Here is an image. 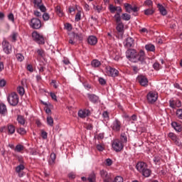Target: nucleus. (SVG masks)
I'll list each match as a JSON object with an SVG mask.
<instances>
[{
    "label": "nucleus",
    "mask_w": 182,
    "mask_h": 182,
    "mask_svg": "<svg viewBox=\"0 0 182 182\" xmlns=\"http://www.w3.org/2000/svg\"><path fill=\"white\" fill-rule=\"evenodd\" d=\"M124 6L125 8L126 12H127L128 14H132V12H139L140 9H139V7H137V6H134L133 7V6H132L130 4L127 3H125L124 4Z\"/></svg>",
    "instance_id": "12"
},
{
    "label": "nucleus",
    "mask_w": 182,
    "mask_h": 182,
    "mask_svg": "<svg viewBox=\"0 0 182 182\" xmlns=\"http://www.w3.org/2000/svg\"><path fill=\"white\" fill-rule=\"evenodd\" d=\"M17 92L20 96H23V95H25V88L22 86H19L17 87Z\"/></svg>",
    "instance_id": "39"
},
{
    "label": "nucleus",
    "mask_w": 182,
    "mask_h": 182,
    "mask_svg": "<svg viewBox=\"0 0 182 182\" xmlns=\"http://www.w3.org/2000/svg\"><path fill=\"white\" fill-rule=\"evenodd\" d=\"M105 69L107 75H108V76H112V77H117V76H119V70H117L116 68H113L110 66H107Z\"/></svg>",
    "instance_id": "9"
},
{
    "label": "nucleus",
    "mask_w": 182,
    "mask_h": 182,
    "mask_svg": "<svg viewBox=\"0 0 182 182\" xmlns=\"http://www.w3.org/2000/svg\"><path fill=\"white\" fill-rule=\"evenodd\" d=\"M6 85V80L4 79L0 80V87H5Z\"/></svg>",
    "instance_id": "57"
},
{
    "label": "nucleus",
    "mask_w": 182,
    "mask_h": 182,
    "mask_svg": "<svg viewBox=\"0 0 182 182\" xmlns=\"http://www.w3.org/2000/svg\"><path fill=\"white\" fill-rule=\"evenodd\" d=\"M41 136L42 137V139H43L44 140H46V139H48V132H45L44 130L41 129Z\"/></svg>",
    "instance_id": "45"
},
{
    "label": "nucleus",
    "mask_w": 182,
    "mask_h": 182,
    "mask_svg": "<svg viewBox=\"0 0 182 182\" xmlns=\"http://www.w3.org/2000/svg\"><path fill=\"white\" fill-rule=\"evenodd\" d=\"M158 97L159 95L156 92L151 91L147 94V100L149 103H155V102H157Z\"/></svg>",
    "instance_id": "10"
},
{
    "label": "nucleus",
    "mask_w": 182,
    "mask_h": 182,
    "mask_svg": "<svg viewBox=\"0 0 182 182\" xmlns=\"http://www.w3.org/2000/svg\"><path fill=\"white\" fill-rule=\"evenodd\" d=\"M36 53L39 58H43V56H45V50L43 49H37Z\"/></svg>",
    "instance_id": "43"
},
{
    "label": "nucleus",
    "mask_w": 182,
    "mask_h": 182,
    "mask_svg": "<svg viewBox=\"0 0 182 182\" xmlns=\"http://www.w3.org/2000/svg\"><path fill=\"white\" fill-rule=\"evenodd\" d=\"M171 126L173 129L176 130V132H178L180 133V132H181L182 130L181 124H180L179 123H177L176 122H173L171 123Z\"/></svg>",
    "instance_id": "23"
},
{
    "label": "nucleus",
    "mask_w": 182,
    "mask_h": 182,
    "mask_svg": "<svg viewBox=\"0 0 182 182\" xmlns=\"http://www.w3.org/2000/svg\"><path fill=\"white\" fill-rule=\"evenodd\" d=\"M16 120L19 124H21V126H23L25 124V122H26V120H25V117L22 115H18Z\"/></svg>",
    "instance_id": "29"
},
{
    "label": "nucleus",
    "mask_w": 182,
    "mask_h": 182,
    "mask_svg": "<svg viewBox=\"0 0 182 182\" xmlns=\"http://www.w3.org/2000/svg\"><path fill=\"white\" fill-rule=\"evenodd\" d=\"M30 26L33 29H39L42 26V23L38 18H33L31 20Z\"/></svg>",
    "instance_id": "11"
},
{
    "label": "nucleus",
    "mask_w": 182,
    "mask_h": 182,
    "mask_svg": "<svg viewBox=\"0 0 182 182\" xmlns=\"http://www.w3.org/2000/svg\"><path fill=\"white\" fill-rule=\"evenodd\" d=\"M56 160V154L55 153H52L50 156V159H49V164L50 166H53V164H55V161Z\"/></svg>",
    "instance_id": "31"
},
{
    "label": "nucleus",
    "mask_w": 182,
    "mask_h": 182,
    "mask_svg": "<svg viewBox=\"0 0 182 182\" xmlns=\"http://www.w3.org/2000/svg\"><path fill=\"white\" fill-rule=\"evenodd\" d=\"M153 68L155 69V70H160V64L159 63H155L153 65Z\"/></svg>",
    "instance_id": "60"
},
{
    "label": "nucleus",
    "mask_w": 182,
    "mask_h": 182,
    "mask_svg": "<svg viewBox=\"0 0 182 182\" xmlns=\"http://www.w3.org/2000/svg\"><path fill=\"white\" fill-rule=\"evenodd\" d=\"M55 11L56 12L57 15L60 16V18H62V16H63L64 15L63 11H62V8L60 7V6H55Z\"/></svg>",
    "instance_id": "26"
},
{
    "label": "nucleus",
    "mask_w": 182,
    "mask_h": 182,
    "mask_svg": "<svg viewBox=\"0 0 182 182\" xmlns=\"http://www.w3.org/2000/svg\"><path fill=\"white\" fill-rule=\"evenodd\" d=\"M32 38L35 42L38 43V45H45V38H43V36L39 34L38 31L32 33Z\"/></svg>",
    "instance_id": "3"
},
{
    "label": "nucleus",
    "mask_w": 182,
    "mask_h": 182,
    "mask_svg": "<svg viewBox=\"0 0 182 182\" xmlns=\"http://www.w3.org/2000/svg\"><path fill=\"white\" fill-rule=\"evenodd\" d=\"M126 57L134 63H137V62H141V65H149L150 63V58L146 57L143 50L137 53L136 50L129 49L126 52Z\"/></svg>",
    "instance_id": "1"
},
{
    "label": "nucleus",
    "mask_w": 182,
    "mask_h": 182,
    "mask_svg": "<svg viewBox=\"0 0 182 182\" xmlns=\"http://www.w3.org/2000/svg\"><path fill=\"white\" fill-rule=\"evenodd\" d=\"M87 42L89 45L95 46L96 43H97V38H96L95 36H90L87 38Z\"/></svg>",
    "instance_id": "22"
},
{
    "label": "nucleus",
    "mask_w": 182,
    "mask_h": 182,
    "mask_svg": "<svg viewBox=\"0 0 182 182\" xmlns=\"http://www.w3.org/2000/svg\"><path fill=\"white\" fill-rule=\"evenodd\" d=\"M91 65L92 68H99L102 63L98 60H93L91 63Z\"/></svg>",
    "instance_id": "37"
},
{
    "label": "nucleus",
    "mask_w": 182,
    "mask_h": 182,
    "mask_svg": "<svg viewBox=\"0 0 182 182\" xmlns=\"http://www.w3.org/2000/svg\"><path fill=\"white\" fill-rule=\"evenodd\" d=\"M176 117L182 120V109H178L176 112Z\"/></svg>",
    "instance_id": "42"
},
{
    "label": "nucleus",
    "mask_w": 182,
    "mask_h": 182,
    "mask_svg": "<svg viewBox=\"0 0 182 182\" xmlns=\"http://www.w3.org/2000/svg\"><path fill=\"white\" fill-rule=\"evenodd\" d=\"M157 8H158L160 14H161L164 16L167 15V10H166V8H164V6H163V5L159 4L157 5Z\"/></svg>",
    "instance_id": "25"
},
{
    "label": "nucleus",
    "mask_w": 182,
    "mask_h": 182,
    "mask_svg": "<svg viewBox=\"0 0 182 182\" xmlns=\"http://www.w3.org/2000/svg\"><path fill=\"white\" fill-rule=\"evenodd\" d=\"M7 100L11 106H17L19 103V97L16 92H11L9 95Z\"/></svg>",
    "instance_id": "2"
},
{
    "label": "nucleus",
    "mask_w": 182,
    "mask_h": 182,
    "mask_svg": "<svg viewBox=\"0 0 182 182\" xmlns=\"http://www.w3.org/2000/svg\"><path fill=\"white\" fill-rule=\"evenodd\" d=\"M114 18L117 23H123L122 22V16H114Z\"/></svg>",
    "instance_id": "48"
},
{
    "label": "nucleus",
    "mask_w": 182,
    "mask_h": 182,
    "mask_svg": "<svg viewBox=\"0 0 182 182\" xmlns=\"http://www.w3.org/2000/svg\"><path fill=\"white\" fill-rule=\"evenodd\" d=\"M112 182H123V178L122 176H116L114 180L112 179Z\"/></svg>",
    "instance_id": "53"
},
{
    "label": "nucleus",
    "mask_w": 182,
    "mask_h": 182,
    "mask_svg": "<svg viewBox=\"0 0 182 182\" xmlns=\"http://www.w3.org/2000/svg\"><path fill=\"white\" fill-rule=\"evenodd\" d=\"M9 134H14L15 133V126L10 124L7 127Z\"/></svg>",
    "instance_id": "36"
},
{
    "label": "nucleus",
    "mask_w": 182,
    "mask_h": 182,
    "mask_svg": "<svg viewBox=\"0 0 182 182\" xmlns=\"http://www.w3.org/2000/svg\"><path fill=\"white\" fill-rule=\"evenodd\" d=\"M121 18L123 21H130V19H132V16L130 14L124 13L122 14Z\"/></svg>",
    "instance_id": "35"
},
{
    "label": "nucleus",
    "mask_w": 182,
    "mask_h": 182,
    "mask_svg": "<svg viewBox=\"0 0 182 182\" xmlns=\"http://www.w3.org/2000/svg\"><path fill=\"white\" fill-rule=\"evenodd\" d=\"M100 176L103 178V182H113V178H112V175L107 173L105 170H101L100 172Z\"/></svg>",
    "instance_id": "7"
},
{
    "label": "nucleus",
    "mask_w": 182,
    "mask_h": 182,
    "mask_svg": "<svg viewBox=\"0 0 182 182\" xmlns=\"http://www.w3.org/2000/svg\"><path fill=\"white\" fill-rule=\"evenodd\" d=\"M102 117L104 118V119L105 121H109V113L107 112V111H105L103 113H102Z\"/></svg>",
    "instance_id": "47"
},
{
    "label": "nucleus",
    "mask_w": 182,
    "mask_h": 182,
    "mask_svg": "<svg viewBox=\"0 0 182 182\" xmlns=\"http://www.w3.org/2000/svg\"><path fill=\"white\" fill-rule=\"evenodd\" d=\"M116 30L120 36H123V34L124 33V24H123V23H117Z\"/></svg>",
    "instance_id": "18"
},
{
    "label": "nucleus",
    "mask_w": 182,
    "mask_h": 182,
    "mask_svg": "<svg viewBox=\"0 0 182 182\" xmlns=\"http://www.w3.org/2000/svg\"><path fill=\"white\" fill-rule=\"evenodd\" d=\"M23 170H25V165L20 164L16 167V173H18V176L23 177V174L21 173Z\"/></svg>",
    "instance_id": "21"
},
{
    "label": "nucleus",
    "mask_w": 182,
    "mask_h": 182,
    "mask_svg": "<svg viewBox=\"0 0 182 182\" xmlns=\"http://www.w3.org/2000/svg\"><path fill=\"white\" fill-rule=\"evenodd\" d=\"M124 46L128 49L134 46V39L132 37H128L124 43Z\"/></svg>",
    "instance_id": "19"
},
{
    "label": "nucleus",
    "mask_w": 182,
    "mask_h": 182,
    "mask_svg": "<svg viewBox=\"0 0 182 182\" xmlns=\"http://www.w3.org/2000/svg\"><path fill=\"white\" fill-rule=\"evenodd\" d=\"M141 173L142 174V176H144V177H150V176L151 175V170L149 169V168L146 167V168L141 171Z\"/></svg>",
    "instance_id": "28"
},
{
    "label": "nucleus",
    "mask_w": 182,
    "mask_h": 182,
    "mask_svg": "<svg viewBox=\"0 0 182 182\" xmlns=\"http://www.w3.org/2000/svg\"><path fill=\"white\" fill-rule=\"evenodd\" d=\"M147 168V164L144 162H138L136 165V168L139 173H141Z\"/></svg>",
    "instance_id": "17"
},
{
    "label": "nucleus",
    "mask_w": 182,
    "mask_h": 182,
    "mask_svg": "<svg viewBox=\"0 0 182 182\" xmlns=\"http://www.w3.org/2000/svg\"><path fill=\"white\" fill-rule=\"evenodd\" d=\"M119 141L124 145V143H127V136L126 135V134H124V133L121 134V136H120Z\"/></svg>",
    "instance_id": "34"
},
{
    "label": "nucleus",
    "mask_w": 182,
    "mask_h": 182,
    "mask_svg": "<svg viewBox=\"0 0 182 182\" xmlns=\"http://www.w3.org/2000/svg\"><path fill=\"white\" fill-rule=\"evenodd\" d=\"M99 83L103 86V85H106V80H105L103 77H100Z\"/></svg>",
    "instance_id": "62"
},
{
    "label": "nucleus",
    "mask_w": 182,
    "mask_h": 182,
    "mask_svg": "<svg viewBox=\"0 0 182 182\" xmlns=\"http://www.w3.org/2000/svg\"><path fill=\"white\" fill-rule=\"evenodd\" d=\"M17 133H19V134H26V130L24 128L20 127L17 129Z\"/></svg>",
    "instance_id": "50"
},
{
    "label": "nucleus",
    "mask_w": 182,
    "mask_h": 182,
    "mask_svg": "<svg viewBox=\"0 0 182 182\" xmlns=\"http://www.w3.org/2000/svg\"><path fill=\"white\" fill-rule=\"evenodd\" d=\"M65 26V29H67V31H72V24H70L69 23H66Z\"/></svg>",
    "instance_id": "64"
},
{
    "label": "nucleus",
    "mask_w": 182,
    "mask_h": 182,
    "mask_svg": "<svg viewBox=\"0 0 182 182\" xmlns=\"http://www.w3.org/2000/svg\"><path fill=\"white\" fill-rule=\"evenodd\" d=\"M111 55L114 60H119L120 59V53L117 52L116 50H114Z\"/></svg>",
    "instance_id": "27"
},
{
    "label": "nucleus",
    "mask_w": 182,
    "mask_h": 182,
    "mask_svg": "<svg viewBox=\"0 0 182 182\" xmlns=\"http://www.w3.org/2000/svg\"><path fill=\"white\" fill-rule=\"evenodd\" d=\"M105 163H106V166H110L113 164V161H112V159H106Z\"/></svg>",
    "instance_id": "61"
},
{
    "label": "nucleus",
    "mask_w": 182,
    "mask_h": 182,
    "mask_svg": "<svg viewBox=\"0 0 182 182\" xmlns=\"http://www.w3.org/2000/svg\"><path fill=\"white\" fill-rule=\"evenodd\" d=\"M95 11H97L98 14L102 12V6H94Z\"/></svg>",
    "instance_id": "58"
},
{
    "label": "nucleus",
    "mask_w": 182,
    "mask_h": 182,
    "mask_svg": "<svg viewBox=\"0 0 182 182\" xmlns=\"http://www.w3.org/2000/svg\"><path fill=\"white\" fill-rule=\"evenodd\" d=\"M17 160L20 164H25V161H23V157H22V156H17Z\"/></svg>",
    "instance_id": "54"
},
{
    "label": "nucleus",
    "mask_w": 182,
    "mask_h": 182,
    "mask_svg": "<svg viewBox=\"0 0 182 182\" xmlns=\"http://www.w3.org/2000/svg\"><path fill=\"white\" fill-rule=\"evenodd\" d=\"M8 113V109L6 108V105L4 103H0V114H5Z\"/></svg>",
    "instance_id": "24"
},
{
    "label": "nucleus",
    "mask_w": 182,
    "mask_h": 182,
    "mask_svg": "<svg viewBox=\"0 0 182 182\" xmlns=\"http://www.w3.org/2000/svg\"><path fill=\"white\" fill-rule=\"evenodd\" d=\"M119 8H120V6H113V4H110L109 6V10L111 14H114L115 12H117V11L119 10Z\"/></svg>",
    "instance_id": "33"
},
{
    "label": "nucleus",
    "mask_w": 182,
    "mask_h": 182,
    "mask_svg": "<svg viewBox=\"0 0 182 182\" xmlns=\"http://www.w3.org/2000/svg\"><path fill=\"white\" fill-rule=\"evenodd\" d=\"M8 19L9 21H11V22H15V17L14 16V14L12 13H10L9 15H8Z\"/></svg>",
    "instance_id": "51"
},
{
    "label": "nucleus",
    "mask_w": 182,
    "mask_h": 182,
    "mask_svg": "<svg viewBox=\"0 0 182 182\" xmlns=\"http://www.w3.org/2000/svg\"><path fill=\"white\" fill-rule=\"evenodd\" d=\"M2 48L4 53L6 55H10V53H12V46H11L9 42L6 39H4L2 41Z\"/></svg>",
    "instance_id": "4"
},
{
    "label": "nucleus",
    "mask_w": 182,
    "mask_h": 182,
    "mask_svg": "<svg viewBox=\"0 0 182 182\" xmlns=\"http://www.w3.org/2000/svg\"><path fill=\"white\" fill-rule=\"evenodd\" d=\"M16 57L18 62H22L25 59V57L21 53L16 54Z\"/></svg>",
    "instance_id": "46"
},
{
    "label": "nucleus",
    "mask_w": 182,
    "mask_h": 182,
    "mask_svg": "<svg viewBox=\"0 0 182 182\" xmlns=\"http://www.w3.org/2000/svg\"><path fill=\"white\" fill-rule=\"evenodd\" d=\"M136 80L141 86H143L144 87H147V86H149V80L146 76L139 75Z\"/></svg>",
    "instance_id": "13"
},
{
    "label": "nucleus",
    "mask_w": 182,
    "mask_h": 182,
    "mask_svg": "<svg viewBox=\"0 0 182 182\" xmlns=\"http://www.w3.org/2000/svg\"><path fill=\"white\" fill-rule=\"evenodd\" d=\"M97 149L98 150V151H103L105 150V146L101 144H97Z\"/></svg>",
    "instance_id": "63"
},
{
    "label": "nucleus",
    "mask_w": 182,
    "mask_h": 182,
    "mask_svg": "<svg viewBox=\"0 0 182 182\" xmlns=\"http://www.w3.org/2000/svg\"><path fill=\"white\" fill-rule=\"evenodd\" d=\"M111 129H112L113 132L118 133L122 129V122H120L117 118H115L111 125Z\"/></svg>",
    "instance_id": "8"
},
{
    "label": "nucleus",
    "mask_w": 182,
    "mask_h": 182,
    "mask_svg": "<svg viewBox=\"0 0 182 182\" xmlns=\"http://www.w3.org/2000/svg\"><path fill=\"white\" fill-rule=\"evenodd\" d=\"M25 150V146L21 144H17L14 149V151H17V153H22Z\"/></svg>",
    "instance_id": "32"
},
{
    "label": "nucleus",
    "mask_w": 182,
    "mask_h": 182,
    "mask_svg": "<svg viewBox=\"0 0 182 182\" xmlns=\"http://www.w3.org/2000/svg\"><path fill=\"white\" fill-rule=\"evenodd\" d=\"M112 146L114 151L117 152L122 151V149L124 147V145L122 141H120V139H114Z\"/></svg>",
    "instance_id": "5"
},
{
    "label": "nucleus",
    "mask_w": 182,
    "mask_h": 182,
    "mask_svg": "<svg viewBox=\"0 0 182 182\" xmlns=\"http://www.w3.org/2000/svg\"><path fill=\"white\" fill-rule=\"evenodd\" d=\"M33 7L36 9H40L41 12H46V6L42 3V0H32Z\"/></svg>",
    "instance_id": "6"
},
{
    "label": "nucleus",
    "mask_w": 182,
    "mask_h": 182,
    "mask_svg": "<svg viewBox=\"0 0 182 182\" xmlns=\"http://www.w3.org/2000/svg\"><path fill=\"white\" fill-rule=\"evenodd\" d=\"M47 123L48 126H50V127H52L53 126V118H52V117L50 116H48L47 117Z\"/></svg>",
    "instance_id": "44"
},
{
    "label": "nucleus",
    "mask_w": 182,
    "mask_h": 182,
    "mask_svg": "<svg viewBox=\"0 0 182 182\" xmlns=\"http://www.w3.org/2000/svg\"><path fill=\"white\" fill-rule=\"evenodd\" d=\"M88 182H96V175L91 173L87 178Z\"/></svg>",
    "instance_id": "41"
},
{
    "label": "nucleus",
    "mask_w": 182,
    "mask_h": 182,
    "mask_svg": "<svg viewBox=\"0 0 182 182\" xmlns=\"http://www.w3.org/2000/svg\"><path fill=\"white\" fill-rule=\"evenodd\" d=\"M144 5L151 8V6H153V1L151 0H146L144 1Z\"/></svg>",
    "instance_id": "52"
},
{
    "label": "nucleus",
    "mask_w": 182,
    "mask_h": 182,
    "mask_svg": "<svg viewBox=\"0 0 182 182\" xmlns=\"http://www.w3.org/2000/svg\"><path fill=\"white\" fill-rule=\"evenodd\" d=\"M26 69L28 70V72H31V73L33 72V66H32L31 64L27 65Z\"/></svg>",
    "instance_id": "59"
},
{
    "label": "nucleus",
    "mask_w": 182,
    "mask_h": 182,
    "mask_svg": "<svg viewBox=\"0 0 182 182\" xmlns=\"http://www.w3.org/2000/svg\"><path fill=\"white\" fill-rule=\"evenodd\" d=\"M90 114V110L87 109H80L78 112V116L81 119H85V118L89 117Z\"/></svg>",
    "instance_id": "16"
},
{
    "label": "nucleus",
    "mask_w": 182,
    "mask_h": 182,
    "mask_svg": "<svg viewBox=\"0 0 182 182\" xmlns=\"http://www.w3.org/2000/svg\"><path fill=\"white\" fill-rule=\"evenodd\" d=\"M145 49L148 52H154V50H156V46H154L153 44H146L145 46Z\"/></svg>",
    "instance_id": "30"
},
{
    "label": "nucleus",
    "mask_w": 182,
    "mask_h": 182,
    "mask_svg": "<svg viewBox=\"0 0 182 182\" xmlns=\"http://www.w3.org/2000/svg\"><path fill=\"white\" fill-rule=\"evenodd\" d=\"M87 97H88L90 102H92V103H97L99 102V97L95 94H87Z\"/></svg>",
    "instance_id": "20"
},
{
    "label": "nucleus",
    "mask_w": 182,
    "mask_h": 182,
    "mask_svg": "<svg viewBox=\"0 0 182 182\" xmlns=\"http://www.w3.org/2000/svg\"><path fill=\"white\" fill-rule=\"evenodd\" d=\"M9 39H11V42H16V38H18V33L14 32L9 37Z\"/></svg>",
    "instance_id": "38"
},
{
    "label": "nucleus",
    "mask_w": 182,
    "mask_h": 182,
    "mask_svg": "<svg viewBox=\"0 0 182 182\" xmlns=\"http://www.w3.org/2000/svg\"><path fill=\"white\" fill-rule=\"evenodd\" d=\"M50 85H52L55 89H58V87H59V85H58V82L55 80H52Z\"/></svg>",
    "instance_id": "56"
},
{
    "label": "nucleus",
    "mask_w": 182,
    "mask_h": 182,
    "mask_svg": "<svg viewBox=\"0 0 182 182\" xmlns=\"http://www.w3.org/2000/svg\"><path fill=\"white\" fill-rule=\"evenodd\" d=\"M50 18V16L49 15V14L44 12V14H43V21H49V19Z\"/></svg>",
    "instance_id": "49"
},
{
    "label": "nucleus",
    "mask_w": 182,
    "mask_h": 182,
    "mask_svg": "<svg viewBox=\"0 0 182 182\" xmlns=\"http://www.w3.org/2000/svg\"><path fill=\"white\" fill-rule=\"evenodd\" d=\"M81 16H82V14L80 11H78L75 15V21L79 22V21H80Z\"/></svg>",
    "instance_id": "55"
},
{
    "label": "nucleus",
    "mask_w": 182,
    "mask_h": 182,
    "mask_svg": "<svg viewBox=\"0 0 182 182\" xmlns=\"http://www.w3.org/2000/svg\"><path fill=\"white\" fill-rule=\"evenodd\" d=\"M154 14V9H147L144 10V14L146 16L153 15Z\"/></svg>",
    "instance_id": "40"
},
{
    "label": "nucleus",
    "mask_w": 182,
    "mask_h": 182,
    "mask_svg": "<svg viewBox=\"0 0 182 182\" xmlns=\"http://www.w3.org/2000/svg\"><path fill=\"white\" fill-rule=\"evenodd\" d=\"M169 106L172 109H176V107H181V101L178 100H170Z\"/></svg>",
    "instance_id": "15"
},
{
    "label": "nucleus",
    "mask_w": 182,
    "mask_h": 182,
    "mask_svg": "<svg viewBox=\"0 0 182 182\" xmlns=\"http://www.w3.org/2000/svg\"><path fill=\"white\" fill-rule=\"evenodd\" d=\"M168 136L169 137V139H172V141L175 143L176 146H181V141H180L178 137H177V135H176V134L173 132H170L168 134Z\"/></svg>",
    "instance_id": "14"
}]
</instances>
